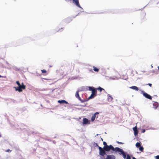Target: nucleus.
<instances>
[{
  "label": "nucleus",
  "instance_id": "cd10ccee",
  "mask_svg": "<svg viewBox=\"0 0 159 159\" xmlns=\"http://www.w3.org/2000/svg\"><path fill=\"white\" fill-rule=\"evenodd\" d=\"M5 151H6V152H11V150H10V149H7V150H6Z\"/></svg>",
  "mask_w": 159,
  "mask_h": 159
},
{
  "label": "nucleus",
  "instance_id": "f03ea898",
  "mask_svg": "<svg viewBox=\"0 0 159 159\" xmlns=\"http://www.w3.org/2000/svg\"><path fill=\"white\" fill-rule=\"evenodd\" d=\"M26 86L23 83H21L20 86V87H14V88L15 89L16 91H18L19 92H21L22 91V89H25Z\"/></svg>",
  "mask_w": 159,
  "mask_h": 159
},
{
  "label": "nucleus",
  "instance_id": "423d86ee",
  "mask_svg": "<svg viewBox=\"0 0 159 159\" xmlns=\"http://www.w3.org/2000/svg\"><path fill=\"white\" fill-rule=\"evenodd\" d=\"M73 2L78 7L81 8V6H80L79 0H73Z\"/></svg>",
  "mask_w": 159,
  "mask_h": 159
},
{
  "label": "nucleus",
  "instance_id": "bb28decb",
  "mask_svg": "<svg viewBox=\"0 0 159 159\" xmlns=\"http://www.w3.org/2000/svg\"><path fill=\"white\" fill-rule=\"evenodd\" d=\"M116 142L117 143H118V144H124V143H122L121 142H120L119 141H117Z\"/></svg>",
  "mask_w": 159,
  "mask_h": 159
},
{
  "label": "nucleus",
  "instance_id": "7ed1b4c3",
  "mask_svg": "<svg viewBox=\"0 0 159 159\" xmlns=\"http://www.w3.org/2000/svg\"><path fill=\"white\" fill-rule=\"evenodd\" d=\"M96 145L98 147L99 149L100 155L102 156H104L106 154L105 150L104 149V148H102L99 146L97 143H96Z\"/></svg>",
  "mask_w": 159,
  "mask_h": 159
},
{
  "label": "nucleus",
  "instance_id": "473e14b6",
  "mask_svg": "<svg viewBox=\"0 0 159 159\" xmlns=\"http://www.w3.org/2000/svg\"><path fill=\"white\" fill-rule=\"evenodd\" d=\"M2 77V76L0 75V78Z\"/></svg>",
  "mask_w": 159,
  "mask_h": 159
},
{
  "label": "nucleus",
  "instance_id": "20e7f679",
  "mask_svg": "<svg viewBox=\"0 0 159 159\" xmlns=\"http://www.w3.org/2000/svg\"><path fill=\"white\" fill-rule=\"evenodd\" d=\"M116 149H117L116 152H120L121 153V154L122 155L123 158L124 159H125L126 158V157H127L125 153L123 151L122 149H121L119 148H116Z\"/></svg>",
  "mask_w": 159,
  "mask_h": 159
},
{
  "label": "nucleus",
  "instance_id": "39448f33",
  "mask_svg": "<svg viewBox=\"0 0 159 159\" xmlns=\"http://www.w3.org/2000/svg\"><path fill=\"white\" fill-rule=\"evenodd\" d=\"M79 90H78L77 91H76V93H75V97L76 98H78V99L80 101H81L82 102H84V101L82 100L81 99V98L80 97L79 94Z\"/></svg>",
  "mask_w": 159,
  "mask_h": 159
},
{
  "label": "nucleus",
  "instance_id": "6ab92c4d",
  "mask_svg": "<svg viewBox=\"0 0 159 159\" xmlns=\"http://www.w3.org/2000/svg\"><path fill=\"white\" fill-rule=\"evenodd\" d=\"M136 146L137 147L139 148L141 146V144L140 143L137 142L136 144Z\"/></svg>",
  "mask_w": 159,
  "mask_h": 159
},
{
  "label": "nucleus",
  "instance_id": "f257e3e1",
  "mask_svg": "<svg viewBox=\"0 0 159 159\" xmlns=\"http://www.w3.org/2000/svg\"><path fill=\"white\" fill-rule=\"evenodd\" d=\"M103 148L104 150H105V151H109L110 150H111L113 151H116V152L117 151L116 148H118V147L114 148L111 145H110L109 146L108 145L106 146H104Z\"/></svg>",
  "mask_w": 159,
  "mask_h": 159
},
{
  "label": "nucleus",
  "instance_id": "dca6fc26",
  "mask_svg": "<svg viewBox=\"0 0 159 159\" xmlns=\"http://www.w3.org/2000/svg\"><path fill=\"white\" fill-rule=\"evenodd\" d=\"M93 70L95 71L98 72L99 70V69L98 68L96 67H95V66H93Z\"/></svg>",
  "mask_w": 159,
  "mask_h": 159
},
{
  "label": "nucleus",
  "instance_id": "412c9836",
  "mask_svg": "<svg viewBox=\"0 0 159 159\" xmlns=\"http://www.w3.org/2000/svg\"><path fill=\"white\" fill-rule=\"evenodd\" d=\"M16 83L18 85V87H20V83L19 81H16Z\"/></svg>",
  "mask_w": 159,
  "mask_h": 159
},
{
  "label": "nucleus",
  "instance_id": "6e6552de",
  "mask_svg": "<svg viewBox=\"0 0 159 159\" xmlns=\"http://www.w3.org/2000/svg\"><path fill=\"white\" fill-rule=\"evenodd\" d=\"M143 95L146 98L151 100L152 99V97L149 94L146 93H143Z\"/></svg>",
  "mask_w": 159,
  "mask_h": 159
},
{
  "label": "nucleus",
  "instance_id": "a211bd4d",
  "mask_svg": "<svg viewBox=\"0 0 159 159\" xmlns=\"http://www.w3.org/2000/svg\"><path fill=\"white\" fill-rule=\"evenodd\" d=\"M92 93L94 94L95 95H96V91L95 88H94L93 90H92Z\"/></svg>",
  "mask_w": 159,
  "mask_h": 159
},
{
  "label": "nucleus",
  "instance_id": "4be33fe9",
  "mask_svg": "<svg viewBox=\"0 0 159 159\" xmlns=\"http://www.w3.org/2000/svg\"><path fill=\"white\" fill-rule=\"evenodd\" d=\"M94 88H93V87H89V90L90 91H92V90H93V89H94Z\"/></svg>",
  "mask_w": 159,
  "mask_h": 159
},
{
  "label": "nucleus",
  "instance_id": "9d476101",
  "mask_svg": "<svg viewBox=\"0 0 159 159\" xmlns=\"http://www.w3.org/2000/svg\"><path fill=\"white\" fill-rule=\"evenodd\" d=\"M89 123L88 119L86 118L83 119V124L84 125L89 124Z\"/></svg>",
  "mask_w": 159,
  "mask_h": 159
},
{
  "label": "nucleus",
  "instance_id": "c85d7f7f",
  "mask_svg": "<svg viewBox=\"0 0 159 159\" xmlns=\"http://www.w3.org/2000/svg\"><path fill=\"white\" fill-rule=\"evenodd\" d=\"M156 159H159V155L155 157Z\"/></svg>",
  "mask_w": 159,
  "mask_h": 159
},
{
  "label": "nucleus",
  "instance_id": "393cba45",
  "mask_svg": "<svg viewBox=\"0 0 159 159\" xmlns=\"http://www.w3.org/2000/svg\"><path fill=\"white\" fill-rule=\"evenodd\" d=\"M103 144L104 145V146H108V145H107V143L105 142H103Z\"/></svg>",
  "mask_w": 159,
  "mask_h": 159
},
{
  "label": "nucleus",
  "instance_id": "1a4fd4ad",
  "mask_svg": "<svg viewBox=\"0 0 159 159\" xmlns=\"http://www.w3.org/2000/svg\"><path fill=\"white\" fill-rule=\"evenodd\" d=\"M106 159H115V157L113 155H108Z\"/></svg>",
  "mask_w": 159,
  "mask_h": 159
},
{
  "label": "nucleus",
  "instance_id": "f8f14e48",
  "mask_svg": "<svg viewBox=\"0 0 159 159\" xmlns=\"http://www.w3.org/2000/svg\"><path fill=\"white\" fill-rule=\"evenodd\" d=\"M153 107L155 109H156L159 106L158 103L157 102H155L153 103Z\"/></svg>",
  "mask_w": 159,
  "mask_h": 159
},
{
  "label": "nucleus",
  "instance_id": "4468645a",
  "mask_svg": "<svg viewBox=\"0 0 159 159\" xmlns=\"http://www.w3.org/2000/svg\"><path fill=\"white\" fill-rule=\"evenodd\" d=\"M130 89H132L135 90L136 91H138L139 90V89L138 87L136 86H132L131 87H130Z\"/></svg>",
  "mask_w": 159,
  "mask_h": 159
},
{
  "label": "nucleus",
  "instance_id": "5701e85b",
  "mask_svg": "<svg viewBox=\"0 0 159 159\" xmlns=\"http://www.w3.org/2000/svg\"><path fill=\"white\" fill-rule=\"evenodd\" d=\"M41 71L42 73H46L47 72V71L45 69L42 70Z\"/></svg>",
  "mask_w": 159,
  "mask_h": 159
},
{
  "label": "nucleus",
  "instance_id": "72a5a7b5",
  "mask_svg": "<svg viewBox=\"0 0 159 159\" xmlns=\"http://www.w3.org/2000/svg\"><path fill=\"white\" fill-rule=\"evenodd\" d=\"M49 67H52V66H50Z\"/></svg>",
  "mask_w": 159,
  "mask_h": 159
},
{
  "label": "nucleus",
  "instance_id": "ddd939ff",
  "mask_svg": "<svg viewBox=\"0 0 159 159\" xmlns=\"http://www.w3.org/2000/svg\"><path fill=\"white\" fill-rule=\"evenodd\" d=\"M58 102L60 103H66V104H68V102L65 100H58Z\"/></svg>",
  "mask_w": 159,
  "mask_h": 159
},
{
  "label": "nucleus",
  "instance_id": "a878e982",
  "mask_svg": "<svg viewBox=\"0 0 159 159\" xmlns=\"http://www.w3.org/2000/svg\"><path fill=\"white\" fill-rule=\"evenodd\" d=\"M126 159H131V158L129 155H127Z\"/></svg>",
  "mask_w": 159,
  "mask_h": 159
},
{
  "label": "nucleus",
  "instance_id": "2f4dec72",
  "mask_svg": "<svg viewBox=\"0 0 159 159\" xmlns=\"http://www.w3.org/2000/svg\"><path fill=\"white\" fill-rule=\"evenodd\" d=\"M133 159H136L134 157H133Z\"/></svg>",
  "mask_w": 159,
  "mask_h": 159
},
{
  "label": "nucleus",
  "instance_id": "0eeeda50",
  "mask_svg": "<svg viewBox=\"0 0 159 159\" xmlns=\"http://www.w3.org/2000/svg\"><path fill=\"white\" fill-rule=\"evenodd\" d=\"M99 113L98 112H97L95 114L93 115L91 117V120L93 121H94L95 118H98V116H96L97 115L99 114Z\"/></svg>",
  "mask_w": 159,
  "mask_h": 159
},
{
  "label": "nucleus",
  "instance_id": "7c9ffc66",
  "mask_svg": "<svg viewBox=\"0 0 159 159\" xmlns=\"http://www.w3.org/2000/svg\"><path fill=\"white\" fill-rule=\"evenodd\" d=\"M145 130L144 129H143L142 131V133H144L145 132Z\"/></svg>",
  "mask_w": 159,
  "mask_h": 159
},
{
  "label": "nucleus",
  "instance_id": "f3484780",
  "mask_svg": "<svg viewBox=\"0 0 159 159\" xmlns=\"http://www.w3.org/2000/svg\"><path fill=\"white\" fill-rule=\"evenodd\" d=\"M97 89L99 90L100 92H101L102 90H105L104 89L101 88L100 87H99Z\"/></svg>",
  "mask_w": 159,
  "mask_h": 159
},
{
  "label": "nucleus",
  "instance_id": "aec40b11",
  "mask_svg": "<svg viewBox=\"0 0 159 159\" xmlns=\"http://www.w3.org/2000/svg\"><path fill=\"white\" fill-rule=\"evenodd\" d=\"M139 150L141 151H143V147L140 146L139 147Z\"/></svg>",
  "mask_w": 159,
  "mask_h": 159
},
{
  "label": "nucleus",
  "instance_id": "c756f323",
  "mask_svg": "<svg viewBox=\"0 0 159 159\" xmlns=\"http://www.w3.org/2000/svg\"><path fill=\"white\" fill-rule=\"evenodd\" d=\"M146 85H148L150 87H151L152 86V84H150V83H148V84H147Z\"/></svg>",
  "mask_w": 159,
  "mask_h": 159
},
{
  "label": "nucleus",
  "instance_id": "b1692460",
  "mask_svg": "<svg viewBox=\"0 0 159 159\" xmlns=\"http://www.w3.org/2000/svg\"><path fill=\"white\" fill-rule=\"evenodd\" d=\"M108 98L109 99H110L111 101L113 99L112 97L110 95L108 96Z\"/></svg>",
  "mask_w": 159,
  "mask_h": 159
},
{
  "label": "nucleus",
  "instance_id": "9b49d317",
  "mask_svg": "<svg viewBox=\"0 0 159 159\" xmlns=\"http://www.w3.org/2000/svg\"><path fill=\"white\" fill-rule=\"evenodd\" d=\"M133 130L134 132V134L135 135H136L138 134V131L137 129V126H135V127H134L133 128Z\"/></svg>",
  "mask_w": 159,
  "mask_h": 159
},
{
  "label": "nucleus",
  "instance_id": "2eb2a0df",
  "mask_svg": "<svg viewBox=\"0 0 159 159\" xmlns=\"http://www.w3.org/2000/svg\"><path fill=\"white\" fill-rule=\"evenodd\" d=\"M96 96V95H95L94 94L92 93L91 94V95L89 97L88 99H92V98H94L95 96Z\"/></svg>",
  "mask_w": 159,
  "mask_h": 159
}]
</instances>
